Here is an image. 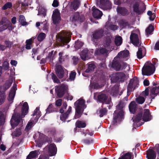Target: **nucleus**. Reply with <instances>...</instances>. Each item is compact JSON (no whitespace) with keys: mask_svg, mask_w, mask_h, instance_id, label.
Masks as SVG:
<instances>
[{"mask_svg":"<svg viewBox=\"0 0 159 159\" xmlns=\"http://www.w3.org/2000/svg\"><path fill=\"white\" fill-rule=\"evenodd\" d=\"M44 140L39 137L38 140L36 143V146L39 147H41L44 143Z\"/></svg>","mask_w":159,"mask_h":159,"instance_id":"obj_51","label":"nucleus"},{"mask_svg":"<svg viewBox=\"0 0 159 159\" xmlns=\"http://www.w3.org/2000/svg\"><path fill=\"white\" fill-rule=\"evenodd\" d=\"M133 5V11L138 14H140V10H139V4L137 2H133L132 3L130 4V7L132 4Z\"/></svg>","mask_w":159,"mask_h":159,"instance_id":"obj_31","label":"nucleus"},{"mask_svg":"<svg viewBox=\"0 0 159 159\" xmlns=\"http://www.w3.org/2000/svg\"><path fill=\"white\" fill-rule=\"evenodd\" d=\"M97 6L103 9H109V1H96Z\"/></svg>","mask_w":159,"mask_h":159,"instance_id":"obj_15","label":"nucleus"},{"mask_svg":"<svg viewBox=\"0 0 159 159\" xmlns=\"http://www.w3.org/2000/svg\"><path fill=\"white\" fill-rule=\"evenodd\" d=\"M38 155V151L35 150L30 152L29 154L27 156H28V157H30L32 158H34L37 157Z\"/></svg>","mask_w":159,"mask_h":159,"instance_id":"obj_42","label":"nucleus"},{"mask_svg":"<svg viewBox=\"0 0 159 159\" xmlns=\"http://www.w3.org/2000/svg\"><path fill=\"white\" fill-rule=\"evenodd\" d=\"M83 45V43L79 41L75 42L74 47L77 50L81 48Z\"/></svg>","mask_w":159,"mask_h":159,"instance_id":"obj_46","label":"nucleus"},{"mask_svg":"<svg viewBox=\"0 0 159 159\" xmlns=\"http://www.w3.org/2000/svg\"><path fill=\"white\" fill-rule=\"evenodd\" d=\"M108 20L106 22L105 27L103 29H101L96 30L93 34L92 41L95 42V45H98L97 42L98 40L100 39L103 36L104 34L107 36L104 38L103 46L109 48V36L108 35L109 31V16H108Z\"/></svg>","mask_w":159,"mask_h":159,"instance_id":"obj_1","label":"nucleus"},{"mask_svg":"<svg viewBox=\"0 0 159 159\" xmlns=\"http://www.w3.org/2000/svg\"><path fill=\"white\" fill-rule=\"evenodd\" d=\"M5 122V117L4 114L0 111V126L3 125Z\"/></svg>","mask_w":159,"mask_h":159,"instance_id":"obj_41","label":"nucleus"},{"mask_svg":"<svg viewBox=\"0 0 159 159\" xmlns=\"http://www.w3.org/2000/svg\"><path fill=\"white\" fill-rule=\"evenodd\" d=\"M75 125L78 128H84L86 126V124L84 121L78 120L76 122Z\"/></svg>","mask_w":159,"mask_h":159,"instance_id":"obj_34","label":"nucleus"},{"mask_svg":"<svg viewBox=\"0 0 159 159\" xmlns=\"http://www.w3.org/2000/svg\"><path fill=\"white\" fill-rule=\"evenodd\" d=\"M125 75L123 72H116L111 75V83L123 82L124 81Z\"/></svg>","mask_w":159,"mask_h":159,"instance_id":"obj_7","label":"nucleus"},{"mask_svg":"<svg viewBox=\"0 0 159 159\" xmlns=\"http://www.w3.org/2000/svg\"><path fill=\"white\" fill-rule=\"evenodd\" d=\"M4 43L6 45V48H11L13 44V42L10 41L9 40H5L4 42Z\"/></svg>","mask_w":159,"mask_h":159,"instance_id":"obj_53","label":"nucleus"},{"mask_svg":"<svg viewBox=\"0 0 159 159\" xmlns=\"http://www.w3.org/2000/svg\"><path fill=\"white\" fill-rule=\"evenodd\" d=\"M97 97L98 100L100 102L109 104V102L107 101L108 96L106 94L101 93L98 95Z\"/></svg>","mask_w":159,"mask_h":159,"instance_id":"obj_22","label":"nucleus"},{"mask_svg":"<svg viewBox=\"0 0 159 159\" xmlns=\"http://www.w3.org/2000/svg\"><path fill=\"white\" fill-rule=\"evenodd\" d=\"M16 89V85L15 83H14L9 94L8 100L9 101H11L13 100Z\"/></svg>","mask_w":159,"mask_h":159,"instance_id":"obj_18","label":"nucleus"},{"mask_svg":"<svg viewBox=\"0 0 159 159\" xmlns=\"http://www.w3.org/2000/svg\"><path fill=\"white\" fill-rule=\"evenodd\" d=\"M67 87L64 84H62L60 85L55 87V91L57 96L58 98H61L63 97L65 93L67 91Z\"/></svg>","mask_w":159,"mask_h":159,"instance_id":"obj_10","label":"nucleus"},{"mask_svg":"<svg viewBox=\"0 0 159 159\" xmlns=\"http://www.w3.org/2000/svg\"><path fill=\"white\" fill-rule=\"evenodd\" d=\"M12 4L11 2H7L2 7V9L3 10H6L7 9L11 8L12 7Z\"/></svg>","mask_w":159,"mask_h":159,"instance_id":"obj_49","label":"nucleus"},{"mask_svg":"<svg viewBox=\"0 0 159 159\" xmlns=\"http://www.w3.org/2000/svg\"><path fill=\"white\" fill-rule=\"evenodd\" d=\"M146 157L148 159H155L156 152L152 149H149L147 151Z\"/></svg>","mask_w":159,"mask_h":159,"instance_id":"obj_25","label":"nucleus"},{"mask_svg":"<svg viewBox=\"0 0 159 159\" xmlns=\"http://www.w3.org/2000/svg\"><path fill=\"white\" fill-rule=\"evenodd\" d=\"M80 1H73L71 3V7L75 10H76L79 7L80 5Z\"/></svg>","mask_w":159,"mask_h":159,"instance_id":"obj_37","label":"nucleus"},{"mask_svg":"<svg viewBox=\"0 0 159 159\" xmlns=\"http://www.w3.org/2000/svg\"><path fill=\"white\" fill-rule=\"evenodd\" d=\"M76 73L75 71H72L70 74L69 79L70 81H73L75 80Z\"/></svg>","mask_w":159,"mask_h":159,"instance_id":"obj_55","label":"nucleus"},{"mask_svg":"<svg viewBox=\"0 0 159 159\" xmlns=\"http://www.w3.org/2000/svg\"><path fill=\"white\" fill-rule=\"evenodd\" d=\"M117 12L123 16H126L129 14V12L126 8L124 7H117L116 8Z\"/></svg>","mask_w":159,"mask_h":159,"instance_id":"obj_23","label":"nucleus"},{"mask_svg":"<svg viewBox=\"0 0 159 159\" xmlns=\"http://www.w3.org/2000/svg\"><path fill=\"white\" fill-rule=\"evenodd\" d=\"M84 17L82 15H80L78 12H76L73 15L72 18V21L82 22L84 21Z\"/></svg>","mask_w":159,"mask_h":159,"instance_id":"obj_17","label":"nucleus"},{"mask_svg":"<svg viewBox=\"0 0 159 159\" xmlns=\"http://www.w3.org/2000/svg\"><path fill=\"white\" fill-rule=\"evenodd\" d=\"M41 112L39 111V107H36L34 110L32 116H34L36 115L35 119L36 120L38 121L39 119L41 116Z\"/></svg>","mask_w":159,"mask_h":159,"instance_id":"obj_35","label":"nucleus"},{"mask_svg":"<svg viewBox=\"0 0 159 159\" xmlns=\"http://www.w3.org/2000/svg\"><path fill=\"white\" fill-rule=\"evenodd\" d=\"M139 111L143 112L142 119L144 121H148L150 120L151 119V116L149 110L148 109H144L143 110L142 107L139 108Z\"/></svg>","mask_w":159,"mask_h":159,"instance_id":"obj_12","label":"nucleus"},{"mask_svg":"<svg viewBox=\"0 0 159 159\" xmlns=\"http://www.w3.org/2000/svg\"><path fill=\"white\" fill-rule=\"evenodd\" d=\"M99 112L100 114L99 116L101 117L107 114V110L106 108L101 109L99 110Z\"/></svg>","mask_w":159,"mask_h":159,"instance_id":"obj_50","label":"nucleus"},{"mask_svg":"<svg viewBox=\"0 0 159 159\" xmlns=\"http://www.w3.org/2000/svg\"><path fill=\"white\" fill-rule=\"evenodd\" d=\"M137 104L134 101H132L129 105V108L131 113L134 114L137 109Z\"/></svg>","mask_w":159,"mask_h":159,"instance_id":"obj_21","label":"nucleus"},{"mask_svg":"<svg viewBox=\"0 0 159 159\" xmlns=\"http://www.w3.org/2000/svg\"><path fill=\"white\" fill-rule=\"evenodd\" d=\"M63 53L62 52H60L59 53V57L58 58V63L61 64L62 61H64V58L63 57Z\"/></svg>","mask_w":159,"mask_h":159,"instance_id":"obj_59","label":"nucleus"},{"mask_svg":"<svg viewBox=\"0 0 159 159\" xmlns=\"http://www.w3.org/2000/svg\"><path fill=\"white\" fill-rule=\"evenodd\" d=\"M89 50L87 49H84L80 53V56L81 58L84 61L86 60L88 57Z\"/></svg>","mask_w":159,"mask_h":159,"instance_id":"obj_30","label":"nucleus"},{"mask_svg":"<svg viewBox=\"0 0 159 159\" xmlns=\"http://www.w3.org/2000/svg\"><path fill=\"white\" fill-rule=\"evenodd\" d=\"M96 67V66L94 64L92 63L89 64L88 68L86 70L85 72L86 73H88L94 71Z\"/></svg>","mask_w":159,"mask_h":159,"instance_id":"obj_36","label":"nucleus"},{"mask_svg":"<svg viewBox=\"0 0 159 159\" xmlns=\"http://www.w3.org/2000/svg\"><path fill=\"white\" fill-rule=\"evenodd\" d=\"M46 37V34L43 33H40L38 35L37 37V39L39 42L43 41Z\"/></svg>","mask_w":159,"mask_h":159,"instance_id":"obj_43","label":"nucleus"},{"mask_svg":"<svg viewBox=\"0 0 159 159\" xmlns=\"http://www.w3.org/2000/svg\"><path fill=\"white\" fill-rule=\"evenodd\" d=\"M13 83L12 80H7L5 84L2 85L0 86V91L5 92L11 86Z\"/></svg>","mask_w":159,"mask_h":159,"instance_id":"obj_20","label":"nucleus"},{"mask_svg":"<svg viewBox=\"0 0 159 159\" xmlns=\"http://www.w3.org/2000/svg\"><path fill=\"white\" fill-rule=\"evenodd\" d=\"M71 34L63 31L56 36L57 45L58 46L64 47L70 41Z\"/></svg>","mask_w":159,"mask_h":159,"instance_id":"obj_3","label":"nucleus"},{"mask_svg":"<svg viewBox=\"0 0 159 159\" xmlns=\"http://www.w3.org/2000/svg\"><path fill=\"white\" fill-rule=\"evenodd\" d=\"M108 52L107 50L105 48L97 49L95 51V54L96 55L104 54H107Z\"/></svg>","mask_w":159,"mask_h":159,"instance_id":"obj_33","label":"nucleus"},{"mask_svg":"<svg viewBox=\"0 0 159 159\" xmlns=\"http://www.w3.org/2000/svg\"><path fill=\"white\" fill-rule=\"evenodd\" d=\"M72 108L69 107L67 111L65 112L62 113L60 116V118L61 120L63 122H65L66 120L68 117L71 111Z\"/></svg>","mask_w":159,"mask_h":159,"instance_id":"obj_27","label":"nucleus"},{"mask_svg":"<svg viewBox=\"0 0 159 159\" xmlns=\"http://www.w3.org/2000/svg\"><path fill=\"white\" fill-rule=\"evenodd\" d=\"M36 37V36H34L31 38L30 39H27L26 41V44L28 45H31L33 43H34V41Z\"/></svg>","mask_w":159,"mask_h":159,"instance_id":"obj_54","label":"nucleus"},{"mask_svg":"<svg viewBox=\"0 0 159 159\" xmlns=\"http://www.w3.org/2000/svg\"><path fill=\"white\" fill-rule=\"evenodd\" d=\"M33 124V122L32 121L29 122L25 127V131L27 132H28L31 129Z\"/></svg>","mask_w":159,"mask_h":159,"instance_id":"obj_56","label":"nucleus"},{"mask_svg":"<svg viewBox=\"0 0 159 159\" xmlns=\"http://www.w3.org/2000/svg\"><path fill=\"white\" fill-rule=\"evenodd\" d=\"M29 106L27 102L23 104L21 109L22 113H14L11 120V124L12 127L16 126L20 123L22 118L25 117L28 113Z\"/></svg>","mask_w":159,"mask_h":159,"instance_id":"obj_2","label":"nucleus"},{"mask_svg":"<svg viewBox=\"0 0 159 159\" xmlns=\"http://www.w3.org/2000/svg\"><path fill=\"white\" fill-rule=\"evenodd\" d=\"M131 155L130 153L127 152L120 157L118 159H131Z\"/></svg>","mask_w":159,"mask_h":159,"instance_id":"obj_47","label":"nucleus"},{"mask_svg":"<svg viewBox=\"0 0 159 159\" xmlns=\"http://www.w3.org/2000/svg\"><path fill=\"white\" fill-rule=\"evenodd\" d=\"M114 42L116 46L114 45L111 46V47H110V52L113 50H116L118 49L117 47L120 46L122 43V38L120 36L116 37Z\"/></svg>","mask_w":159,"mask_h":159,"instance_id":"obj_13","label":"nucleus"},{"mask_svg":"<svg viewBox=\"0 0 159 159\" xmlns=\"http://www.w3.org/2000/svg\"><path fill=\"white\" fill-rule=\"evenodd\" d=\"M9 63L6 61H4L2 63V68L5 70L9 69Z\"/></svg>","mask_w":159,"mask_h":159,"instance_id":"obj_58","label":"nucleus"},{"mask_svg":"<svg viewBox=\"0 0 159 159\" xmlns=\"http://www.w3.org/2000/svg\"><path fill=\"white\" fill-rule=\"evenodd\" d=\"M127 66L126 63L118 59L114 60L111 65V67L116 71L122 70L125 69Z\"/></svg>","mask_w":159,"mask_h":159,"instance_id":"obj_8","label":"nucleus"},{"mask_svg":"<svg viewBox=\"0 0 159 159\" xmlns=\"http://www.w3.org/2000/svg\"><path fill=\"white\" fill-rule=\"evenodd\" d=\"M152 63L154 66H157L158 65V60L157 58H154L152 59Z\"/></svg>","mask_w":159,"mask_h":159,"instance_id":"obj_64","label":"nucleus"},{"mask_svg":"<svg viewBox=\"0 0 159 159\" xmlns=\"http://www.w3.org/2000/svg\"><path fill=\"white\" fill-rule=\"evenodd\" d=\"M85 101L80 98L74 103L75 107V113L74 116L75 119L80 118L82 115L84 109L86 106L85 105Z\"/></svg>","mask_w":159,"mask_h":159,"instance_id":"obj_5","label":"nucleus"},{"mask_svg":"<svg viewBox=\"0 0 159 159\" xmlns=\"http://www.w3.org/2000/svg\"><path fill=\"white\" fill-rule=\"evenodd\" d=\"M153 30V26L152 25H150L146 30V32L147 34L148 35L151 34Z\"/></svg>","mask_w":159,"mask_h":159,"instance_id":"obj_45","label":"nucleus"},{"mask_svg":"<svg viewBox=\"0 0 159 159\" xmlns=\"http://www.w3.org/2000/svg\"><path fill=\"white\" fill-rule=\"evenodd\" d=\"M119 24L120 27L122 29L125 28L126 27L129 28L130 26L128 22L124 19L120 20L119 21Z\"/></svg>","mask_w":159,"mask_h":159,"instance_id":"obj_29","label":"nucleus"},{"mask_svg":"<svg viewBox=\"0 0 159 159\" xmlns=\"http://www.w3.org/2000/svg\"><path fill=\"white\" fill-rule=\"evenodd\" d=\"M62 100L61 99H59L57 100L56 101V105L57 107H60L61 105V102Z\"/></svg>","mask_w":159,"mask_h":159,"instance_id":"obj_63","label":"nucleus"},{"mask_svg":"<svg viewBox=\"0 0 159 159\" xmlns=\"http://www.w3.org/2000/svg\"><path fill=\"white\" fill-rule=\"evenodd\" d=\"M41 23L43 25V30L45 31H48V24L47 23V22H45L44 21Z\"/></svg>","mask_w":159,"mask_h":159,"instance_id":"obj_57","label":"nucleus"},{"mask_svg":"<svg viewBox=\"0 0 159 159\" xmlns=\"http://www.w3.org/2000/svg\"><path fill=\"white\" fill-rule=\"evenodd\" d=\"M25 16L22 15H20L19 17V22L23 26H25L28 24L27 22L25 21Z\"/></svg>","mask_w":159,"mask_h":159,"instance_id":"obj_40","label":"nucleus"},{"mask_svg":"<svg viewBox=\"0 0 159 159\" xmlns=\"http://www.w3.org/2000/svg\"><path fill=\"white\" fill-rule=\"evenodd\" d=\"M92 9V15L94 18L97 19L100 18L102 15V11L96 8L95 7H93Z\"/></svg>","mask_w":159,"mask_h":159,"instance_id":"obj_19","label":"nucleus"},{"mask_svg":"<svg viewBox=\"0 0 159 159\" xmlns=\"http://www.w3.org/2000/svg\"><path fill=\"white\" fill-rule=\"evenodd\" d=\"M52 79L53 80V82L55 83H60V81L58 80L56 75L53 73L51 74Z\"/></svg>","mask_w":159,"mask_h":159,"instance_id":"obj_48","label":"nucleus"},{"mask_svg":"<svg viewBox=\"0 0 159 159\" xmlns=\"http://www.w3.org/2000/svg\"><path fill=\"white\" fill-rule=\"evenodd\" d=\"M139 85V81L137 77H134L129 82L127 89V93L128 96L130 94L133 88V90H134L136 87H138Z\"/></svg>","mask_w":159,"mask_h":159,"instance_id":"obj_9","label":"nucleus"},{"mask_svg":"<svg viewBox=\"0 0 159 159\" xmlns=\"http://www.w3.org/2000/svg\"><path fill=\"white\" fill-rule=\"evenodd\" d=\"M9 27V26H8V25L5 24L0 27V29L1 32L7 29Z\"/></svg>","mask_w":159,"mask_h":159,"instance_id":"obj_62","label":"nucleus"},{"mask_svg":"<svg viewBox=\"0 0 159 159\" xmlns=\"http://www.w3.org/2000/svg\"><path fill=\"white\" fill-rule=\"evenodd\" d=\"M52 18L53 23L55 24L58 23L61 20L60 13L58 9H56L54 11H53Z\"/></svg>","mask_w":159,"mask_h":159,"instance_id":"obj_14","label":"nucleus"},{"mask_svg":"<svg viewBox=\"0 0 159 159\" xmlns=\"http://www.w3.org/2000/svg\"><path fill=\"white\" fill-rule=\"evenodd\" d=\"M146 52V48L142 46L139 48L138 51L137 52V58L139 59L142 58L143 57V53L144 52L145 53Z\"/></svg>","mask_w":159,"mask_h":159,"instance_id":"obj_28","label":"nucleus"},{"mask_svg":"<svg viewBox=\"0 0 159 159\" xmlns=\"http://www.w3.org/2000/svg\"><path fill=\"white\" fill-rule=\"evenodd\" d=\"M6 96L4 91H0V105H2L5 102Z\"/></svg>","mask_w":159,"mask_h":159,"instance_id":"obj_39","label":"nucleus"},{"mask_svg":"<svg viewBox=\"0 0 159 159\" xmlns=\"http://www.w3.org/2000/svg\"><path fill=\"white\" fill-rule=\"evenodd\" d=\"M21 134L20 130V129H17L13 132V134L14 136L17 137H19Z\"/></svg>","mask_w":159,"mask_h":159,"instance_id":"obj_60","label":"nucleus"},{"mask_svg":"<svg viewBox=\"0 0 159 159\" xmlns=\"http://www.w3.org/2000/svg\"><path fill=\"white\" fill-rule=\"evenodd\" d=\"M53 107V106L52 104H49L48 107L46 110V113H50L54 111Z\"/></svg>","mask_w":159,"mask_h":159,"instance_id":"obj_52","label":"nucleus"},{"mask_svg":"<svg viewBox=\"0 0 159 159\" xmlns=\"http://www.w3.org/2000/svg\"><path fill=\"white\" fill-rule=\"evenodd\" d=\"M145 98L143 97L139 96L136 99V102L140 104H143L145 101Z\"/></svg>","mask_w":159,"mask_h":159,"instance_id":"obj_44","label":"nucleus"},{"mask_svg":"<svg viewBox=\"0 0 159 159\" xmlns=\"http://www.w3.org/2000/svg\"><path fill=\"white\" fill-rule=\"evenodd\" d=\"M55 70L56 73L59 79L64 78L62 81L66 80L68 77V71L63 67L60 65H57L56 66Z\"/></svg>","mask_w":159,"mask_h":159,"instance_id":"obj_6","label":"nucleus"},{"mask_svg":"<svg viewBox=\"0 0 159 159\" xmlns=\"http://www.w3.org/2000/svg\"><path fill=\"white\" fill-rule=\"evenodd\" d=\"M117 108L120 111L118 112L116 111L113 114V119L111 122V125H116L117 122H120L123 119L124 112L123 108L124 107V105L119 103L116 106Z\"/></svg>","mask_w":159,"mask_h":159,"instance_id":"obj_4","label":"nucleus"},{"mask_svg":"<svg viewBox=\"0 0 159 159\" xmlns=\"http://www.w3.org/2000/svg\"><path fill=\"white\" fill-rule=\"evenodd\" d=\"M130 39L131 43L135 46H138L139 44V39L138 35L135 33H131Z\"/></svg>","mask_w":159,"mask_h":159,"instance_id":"obj_16","label":"nucleus"},{"mask_svg":"<svg viewBox=\"0 0 159 159\" xmlns=\"http://www.w3.org/2000/svg\"><path fill=\"white\" fill-rule=\"evenodd\" d=\"M82 141L84 143L89 145L92 143L93 140H92L89 139H83L82 140Z\"/></svg>","mask_w":159,"mask_h":159,"instance_id":"obj_61","label":"nucleus"},{"mask_svg":"<svg viewBox=\"0 0 159 159\" xmlns=\"http://www.w3.org/2000/svg\"><path fill=\"white\" fill-rule=\"evenodd\" d=\"M159 93V86L153 87L150 90V94L157 96Z\"/></svg>","mask_w":159,"mask_h":159,"instance_id":"obj_38","label":"nucleus"},{"mask_svg":"<svg viewBox=\"0 0 159 159\" xmlns=\"http://www.w3.org/2000/svg\"><path fill=\"white\" fill-rule=\"evenodd\" d=\"M143 112L139 111L135 117H133V121L134 122L138 123L142 119Z\"/></svg>","mask_w":159,"mask_h":159,"instance_id":"obj_32","label":"nucleus"},{"mask_svg":"<svg viewBox=\"0 0 159 159\" xmlns=\"http://www.w3.org/2000/svg\"><path fill=\"white\" fill-rule=\"evenodd\" d=\"M155 70V67H153L149 65L144 66L142 70V74L143 75L148 76L152 74Z\"/></svg>","mask_w":159,"mask_h":159,"instance_id":"obj_11","label":"nucleus"},{"mask_svg":"<svg viewBox=\"0 0 159 159\" xmlns=\"http://www.w3.org/2000/svg\"><path fill=\"white\" fill-rule=\"evenodd\" d=\"M129 52L128 50L120 51L117 55V56L115 57L120 58H124L127 57L129 55Z\"/></svg>","mask_w":159,"mask_h":159,"instance_id":"obj_26","label":"nucleus"},{"mask_svg":"<svg viewBox=\"0 0 159 159\" xmlns=\"http://www.w3.org/2000/svg\"><path fill=\"white\" fill-rule=\"evenodd\" d=\"M48 152L51 156L55 155L57 152V148L56 145L54 143L49 144L48 147Z\"/></svg>","mask_w":159,"mask_h":159,"instance_id":"obj_24","label":"nucleus"}]
</instances>
